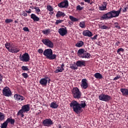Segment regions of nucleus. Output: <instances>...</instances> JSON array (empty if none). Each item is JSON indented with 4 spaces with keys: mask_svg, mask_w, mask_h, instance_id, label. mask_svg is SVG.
Instances as JSON below:
<instances>
[{
    "mask_svg": "<svg viewBox=\"0 0 128 128\" xmlns=\"http://www.w3.org/2000/svg\"><path fill=\"white\" fill-rule=\"evenodd\" d=\"M70 107L73 108L74 112L76 114H80L82 110V108H84L86 106V101H82L79 104L76 100H72L70 104Z\"/></svg>",
    "mask_w": 128,
    "mask_h": 128,
    "instance_id": "1",
    "label": "nucleus"
},
{
    "mask_svg": "<svg viewBox=\"0 0 128 128\" xmlns=\"http://www.w3.org/2000/svg\"><path fill=\"white\" fill-rule=\"evenodd\" d=\"M120 12H122V8H120L118 10L116 11L115 10H112L107 13L103 14L102 16L100 17V20H110L111 18H117L120 16Z\"/></svg>",
    "mask_w": 128,
    "mask_h": 128,
    "instance_id": "2",
    "label": "nucleus"
},
{
    "mask_svg": "<svg viewBox=\"0 0 128 128\" xmlns=\"http://www.w3.org/2000/svg\"><path fill=\"white\" fill-rule=\"evenodd\" d=\"M43 54L44 56H46V58L50 60H52L56 58V54L52 53V50L51 48L46 49L44 52Z\"/></svg>",
    "mask_w": 128,
    "mask_h": 128,
    "instance_id": "3",
    "label": "nucleus"
},
{
    "mask_svg": "<svg viewBox=\"0 0 128 128\" xmlns=\"http://www.w3.org/2000/svg\"><path fill=\"white\" fill-rule=\"evenodd\" d=\"M77 54L81 58H90V54L84 50V48L79 49L78 51Z\"/></svg>",
    "mask_w": 128,
    "mask_h": 128,
    "instance_id": "4",
    "label": "nucleus"
},
{
    "mask_svg": "<svg viewBox=\"0 0 128 128\" xmlns=\"http://www.w3.org/2000/svg\"><path fill=\"white\" fill-rule=\"evenodd\" d=\"M72 94L74 98H80L82 97V92L80 91V90L78 88H74L72 90Z\"/></svg>",
    "mask_w": 128,
    "mask_h": 128,
    "instance_id": "5",
    "label": "nucleus"
},
{
    "mask_svg": "<svg viewBox=\"0 0 128 128\" xmlns=\"http://www.w3.org/2000/svg\"><path fill=\"white\" fill-rule=\"evenodd\" d=\"M19 58L21 62H30V54L28 53L25 52L22 55L20 54L19 56Z\"/></svg>",
    "mask_w": 128,
    "mask_h": 128,
    "instance_id": "6",
    "label": "nucleus"
},
{
    "mask_svg": "<svg viewBox=\"0 0 128 128\" xmlns=\"http://www.w3.org/2000/svg\"><path fill=\"white\" fill-rule=\"evenodd\" d=\"M42 42L44 44L50 48H54V42H52L50 39L48 38H43L42 40Z\"/></svg>",
    "mask_w": 128,
    "mask_h": 128,
    "instance_id": "7",
    "label": "nucleus"
},
{
    "mask_svg": "<svg viewBox=\"0 0 128 128\" xmlns=\"http://www.w3.org/2000/svg\"><path fill=\"white\" fill-rule=\"evenodd\" d=\"M99 100L102 102H110L112 100V96L108 94H102L98 96Z\"/></svg>",
    "mask_w": 128,
    "mask_h": 128,
    "instance_id": "8",
    "label": "nucleus"
},
{
    "mask_svg": "<svg viewBox=\"0 0 128 128\" xmlns=\"http://www.w3.org/2000/svg\"><path fill=\"white\" fill-rule=\"evenodd\" d=\"M58 6L60 8H68V0H64L58 4Z\"/></svg>",
    "mask_w": 128,
    "mask_h": 128,
    "instance_id": "9",
    "label": "nucleus"
},
{
    "mask_svg": "<svg viewBox=\"0 0 128 128\" xmlns=\"http://www.w3.org/2000/svg\"><path fill=\"white\" fill-rule=\"evenodd\" d=\"M42 124L44 126H50L54 124V122L50 118H46L43 120Z\"/></svg>",
    "mask_w": 128,
    "mask_h": 128,
    "instance_id": "10",
    "label": "nucleus"
},
{
    "mask_svg": "<svg viewBox=\"0 0 128 128\" xmlns=\"http://www.w3.org/2000/svg\"><path fill=\"white\" fill-rule=\"evenodd\" d=\"M2 94L4 96H12V91H10V89L8 87L6 86L4 88Z\"/></svg>",
    "mask_w": 128,
    "mask_h": 128,
    "instance_id": "11",
    "label": "nucleus"
},
{
    "mask_svg": "<svg viewBox=\"0 0 128 128\" xmlns=\"http://www.w3.org/2000/svg\"><path fill=\"white\" fill-rule=\"evenodd\" d=\"M20 48H18L16 46H15L14 44H12L10 52L17 54V52H20Z\"/></svg>",
    "mask_w": 128,
    "mask_h": 128,
    "instance_id": "12",
    "label": "nucleus"
},
{
    "mask_svg": "<svg viewBox=\"0 0 128 128\" xmlns=\"http://www.w3.org/2000/svg\"><path fill=\"white\" fill-rule=\"evenodd\" d=\"M58 32L60 36H66V34H68V30H66V28H60L58 29Z\"/></svg>",
    "mask_w": 128,
    "mask_h": 128,
    "instance_id": "13",
    "label": "nucleus"
},
{
    "mask_svg": "<svg viewBox=\"0 0 128 128\" xmlns=\"http://www.w3.org/2000/svg\"><path fill=\"white\" fill-rule=\"evenodd\" d=\"M82 34L84 36H88V38H92L94 36L92 32L88 30H84L82 32Z\"/></svg>",
    "mask_w": 128,
    "mask_h": 128,
    "instance_id": "14",
    "label": "nucleus"
},
{
    "mask_svg": "<svg viewBox=\"0 0 128 128\" xmlns=\"http://www.w3.org/2000/svg\"><path fill=\"white\" fill-rule=\"evenodd\" d=\"M14 98L16 100H19V102H22V100H24V97L18 94H16L14 95Z\"/></svg>",
    "mask_w": 128,
    "mask_h": 128,
    "instance_id": "15",
    "label": "nucleus"
},
{
    "mask_svg": "<svg viewBox=\"0 0 128 128\" xmlns=\"http://www.w3.org/2000/svg\"><path fill=\"white\" fill-rule=\"evenodd\" d=\"M64 64H62L60 67H58L54 71V72L56 74H58V72H62L64 70Z\"/></svg>",
    "mask_w": 128,
    "mask_h": 128,
    "instance_id": "16",
    "label": "nucleus"
},
{
    "mask_svg": "<svg viewBox=\"0 0 128 128\" xmlns=\"http://www.w3.org/2000/svg\"><path fill=\"white\" fill-rule=\"evenodd\" d=\"M77 67L86 66V61L84 60H78L76 63Z\"/></svg>",
    "mask_w": 128,
    "mask_h": 128,
    "instance_id": "17",
    "label": "nucleus"
},
{
    "mask_svg": "<svg viewBox=\"0 0 128 128\" xmlns=\"http://www.w3.org/2000/svg\"><path fill=\"white\" fill-rule=\"evenodd\" d=\"M106 6H108V2H104L101 6H99V10H106Z\"/></svg>",
    "mask_w": 128,
    "mask_h": 128,
    "instance_id": "18",
    "label": "nucleus"
},
{
    "mask_svg": "<svg viewBox=\"0 0 128 128\" xmlns=\"http://www.w3.org/2000/svg\"><path fill=\"white\" fill-rule=\"evenodd\" d=\"M21 110L24 112H30V104H28L23 106L22 107Z\"/></svg>",
    "mask_w": 128,
    "mask_h": 128,
    "instance_id": "19",
    "label": "nucleus"
},
{
    "mask_svg": "<svg viewBox=\"0 0 128 128\" xmlns=\"http://www.w3.org/2000/svg\"><path fill=\"white\" fill-rule=\"evenodd\" d=\"M81 86L82 88H84V90L88 88V82H86V80H82Z\"/></svg>",
    "mask_w": 128,
    "mask_h": 128,
    "instance_id": "20",
    "label": "nucleus"
},
{
    "mask_svg": "<svg viewBox=\"0 0 128 128\" xmlns=\"http://www.w3.org/2000/svg\"><path fill=\"white\" fill-rule=\"evenodd\" d=\"M30 18L33 20L34 22H40V18L34 14H31Z\"/></svg>",
    "mask_w": 128,
    "mask_h": 128,
    "instance_id": "21",
    "label": "nucleus"
},
{
    "mask_svg": "<svg viewBox=\"0 0 128 128\" xmlns=\"http://www.w3.org/2000/svg\"><path fill=\"white\" fill-rule=\"evenodd\" d=\"M62 16V18H64L66 16V14L64 12H62L60 11H58L56 14V17L58 18Z\"/></svg>",
    "mask_w": 128,
    "mask_h": 128,
    "instance_id": "22",
    "label": "nucleus"
},
{
    "mask_svg": "<svg viewBox=\"0 0 128 128\" xmlns=\"http://www.w3.org/2000/svg\"><path fill=\"white\" fill-rule=\"evenodd\" d=\"M84 46V42L82 40L78 41L75 45L76 48H82V46Z\"/></svg>",
    "mask_w": 128,
    "mask_h": 128,
    "instance_id": "23",
    "label": "nucleus"
},
{
    "mask_svg": "<svg viewBox=\"0 0 128 128\" xmlns=\"http://www.w3.org/2000/svg\"><path fill=\"white\" fill-rule=\"evenodd\" d=\"M120 90L122 96H128V88H121Z\"/></svg>",
    "mask_w": 128,
    "mask_h": 128,
    "instance_id": "24",
    "label": "nucleus"
},
{
    "mask_svg": "<svg viewBox=\"0 0 128 128\" xmlns=\"http://www.w3.org/2000/svg\"><path fill=\"white\" fill-rule=\"evenodd\" d=\"M50 107L52 108H58V104L56 102H52L50 104Z\"/></svg>",
    "mask_w": 128,
    "mask_h": 128,
    "instance_id": "25",
    "label": "nucleus"
},
{
    "mask_svg": "<svg viewBox=\"0 0 128 128\" xmlns=\"http://www.w3.org/2000/svg\"><path fill=\"white\" fill-rule=\"evenodd\" d=\"M94 76L96 78H98V80H102V78H103L102 75V74H100V72L96 73L94 74Z\"/></svg>",
    "mask_w": 128,
    "mask_h": 128,
    "instance_id": "26",
    "label": "nucleus"
},
{
    "mask_svg": "<svg viewBox=\"0 0 128 128\" xmlns=\"http://www.w3.org/2000/svg\"><path fill=\"white\" fill-rule=\"evenodd\" d=\"M98 28L101 30H110V28L108 26L102 24L98 25Z\"/></svg>",
    "mask_w": 128,
    "mask_h": 128,
    "instance_id": "27",
    "label": "nucleus"
},
{
    "mask_svg": "<svg viewBox=\"0 0 128 128\" xmlns=\"http://www.w3.org/2000/svg\"><path fill=\"white\" fill-rule=\"evenodd\" d=\"M70 68H71V70H78V66H76V62H74V64H70Z\"/></svg>",
    "mask_w": 128,
    "mask_h": 128,
    "instance_id": "28",
    "label": "nucleus"
},
{
    "mask_svg": "<svg viewBox=\"0 0 128 128\" xmlns=\"http://www.w3.org/2000/svg\"><path fill=\"white\" fill-rule=\"evenodd\" d=\"M12 44L10 43H6L5 44V47L8 50V52H10V48H12Z\"/></svg>",
    "mask_w": 128,
    "mask_h": 128,
    "instance_id": "29",
    "label": "nucleus"
},
{
    "mask_svg": "<svg viewBox=\"0 0 128 128\" xmlns=\"http://www.w3.org/2000/svg\"><path fill=\"white\" fill-rule=\"evenodd\" d=\"M24 112L21 109L18 112L17 116H20L21 118H24Z\"/></svg>",
    "mask_w": 128,
    "mask_h": 128,
    "instance_id": "30",
    "label": "nucleus"
},
{
    "mask_svg": "<svg viewBox=\"0 0 128 128\" xmlns=\"http://www.w3.org/2000/svg\"><path fill=\"white\" fill-rule=\"evenodd\" d=\"M69 18L71 22H78L80 19L74 17V16H69Z\"/></svg>",
    "mask_w": 128,
    "mask_h": 128,
    "instance_id": "31",
    "label": "nucleus"
},
{
    "mask_svg": "<svg viewBox=\"0 0 128 128\" xmlns=\"http://www.w3.org/2000/svg\"><path fill=\"white\" fill-rule=\"evenodd\" d=\"M6 121L8 124V122H10L11 124H14V119L12 118H8Z\"/></svg>",
    "mask_w": 128,
    "mask_h": 128,
    "instance_id": "32",
    "label": "nucleus"
},
{
    "mask_svg": "<svg viewBox=\"0 0 128 128\" xmlns=\"http://www.w3.org/2000/svg\"><path fill=\"white\" fill-rule=\"evenodd\" d=\"M79 26L82 28H86V22L83 21L80 22L79 24Z\"/></svg>",
    "mask_w": 128,
    "mask_h": 128,
    "instance_id": "33",
    "label": "nucleus"
},
{
    "mask_svg": "<svg viewBox=\"0 0 128 128\" xmlns=\"http://www.w3.org/2000/svg\"><path fill=\"white\" fill-rule=\"evenodd\" d=\"M42 32L44 34H46L48 36V34L50 32V29L43 30L42 31Z\"/></svg>",
    "mask_w": 128,
    "mask_h": 128,
    "instance_id": "34",
    "label": "nucleus"
},
{
    "mask_svg": "<svg viewBox=\"0 0 128 128\" xmlns=\"http://www.w3.org/2000/svg\"><path fill=\"white\" fill-rule=\"evenodd\" d=\"M8 122L6 120L5 122H4L2 126H0L1 128H6L8 127Z\"/></svg>",
    "mask_w": 128,
    "mask_h": 128,
    "instance_id": "35",
    "label": "nucleus"
},
{
    "mask_svg": "<svg viewBox=\"0 0 128 128\" xmlns=\"http://www.w3.org/2000/svg\"><path fill=\"white\" fill-rule=\"evenodd\" d=\"M114 28H118V30H120V24H118V22H114Z\"/></svg>",
    "mask_w": 128,
    "mask_h": 128,
    "instance_id": "36",
    "label": "nucleus"
},
{
    "mask_svg": "<svg viewBox=\"0 0 128 128\" xmlns=\"http://www.w3.org/2000/svg\"><path fill=\"white\" fill-rule=\"evenodd\" d=\"M124 52V50L122 48H119L118 50H117V54H120V52Z\"/></svg>",
    "mask_w": 128,
    "mask_h": 128,
    "instance_id": "37",
    "label": "nucleus"
},
{
    "mask_svg": "<svg viewBox=\"0 0 128 128\" xmlns=\"http://www.w3.org/2000/svg\"><path fill=\"white\" fill-rule=\"evenodd\" d=\"M40 84L42 86H46V84H48V80H40Z\"/></svg>",
    "mask_w": 128,
    "mask_h": 128,
    "instance_id": "38",
    "label": "nucleus"
},
{
    "mask_svg": "<svg viewBox=\"0 0 128 128\" xmlns=\"http://www.w3.org/2000/svg\"><path fill=\"white\" fill-rule=\"evenodd\" d=\"M4 120V114L0 112V120Z\"/></svg>",
    "mask_w": 128,
    "mask_h": 128,
    "instance_id": "39",
    "label": "nucleus"
},
{
    "mask_svg": "<svg viewBox=\"0 0 128 128\" xmlns=\"http://www.w3.org/2000/svg\"><path fill=\"white\" fill-rule=\"evenodd\" d=\"M22 70H26V71L30 70V69L28 68V66H22Z\"/></svg>",
    "mask_w": 128,
    "mask_h": 128,
    "instance_id": "40",
    "label": "nucleus"
},
{
    "mask_svg": "<svg viewBox=\"0 0 128 128\" xmlns=\"http://www.w3.org/2000/svg\"><path fill=\"white\" fill-rule=\"evenodd\" d=\"M47 10H49L50 12H53L54 8L50 5L47 6Z\"/></svg>",
    "mask_w": 128,
    "mask_h": 128,
    "instance_id": "41",
    "label": "nucleus"
},
{
    "mask_svg": "<svg viewBox=\"0 0 128 128\" xmlns=\"http://www.w3.org/2000/svg\"><path fill=\"white\" fill-rule=\"evenodd\" d=\"M76 8L77 10H84V7H82L80 5H78L76 6Z\"/></svg>",
    "mask_w": 128,
    "mask_h": 128,
    "instance_id": "42",
    "label": "nucleus"
},
{
    "mask_svg": "<svg viewBox=\"0 0 128 128\" xmlns=\"http://www.w3.org/2000/svg\"><path fill=\"white\" fill-rule=\"evenodd\" d=\"M13 20L12 19H6L5 20L6 24H10V22H12Z\"/></svg>",
    "mask_w": 128,
    "mask_h": 128,
    "instance_id": "43",
    "label": "nucleus"
},
{
    "mask_svg": "<svg viewBox=\"0 0 128 128\" xmlns=\"http://www.w3.org/2000/svg\"><path fill=\"white\" fill-rule=\"evenodd\" d=\"M62 22H64L63 20H56V22H55L56 24H62Z\"/></svg>",
    "mask_w": 128,
    "mask_h": 128,
    "instance_id": "44",
    "label": "nucleus"
},
{
    "mask_svg": "<svg viewBox=\"0 0 128 128\" xmlns=\"http://www.w3.org/2000/svg\"><path fill=\"white\" fill-rule=\"evenodd\" d=\"M22 76H24V78H28V74L26 73H23L22 74Z\"/></svg>",
    "mask_w": 128,
    "mask_h": 128,
    "instance_id": "45",
    "label": "nucleus"
},
{
    "mask_svg": "<svg viewBox=\"0 0 128 128\" xmlns=\"http://www.w3.org/2000/svg\"><path fill=\"white\" fill-rule=\"evenodd\" d=\"M34 10H36V11L37 12H40V8H38V7H34Z\"/></svg>",
    "mask_w": 128,
    "mask_h": 128,
    "instance_id": "46",
    "label": "nucleus"
},
{
    "mask_svg": "<svg viewBox=\"0 0 128 128\" xmlns=\"http://www.w3.org/2000/svg\"><path fill=\"white\" fill-rule=\"evenodd\" d=\"M38 54H42V53H44V50H42V49H38Z\"/></svg>",
    "mask_w": 128,
    "mask_h": 128,
    "instance_id": "47",
    "label": "nucleus"
},
{
    "mask_svg": "<svg viewBox=\"0 0 128 128\" xmlns=\"http://www.w3.org/2000/svg\"><path fill=\"white\" fill-rule=\"evenodd\" d=\"M23 30H24V32H30V29H28V27H24L23 28Z\"/></svg>",
    "mask_w": 128,
    "mask_h": 128,
    "instance_id": "48",
    "label": "nucleus"
},
{
    "mask_svg": "<svg viewBox=\"0 0 128 128\" xmlns=\"http://www.w3.org/2000/svg\"><path fill=\"white\" fill-rule=\"evenodd\" d=\"M40 80H50V79L48 77H46V78L40 79Z\"/></svg>",
    "mask_w": 128,
    "mask_h": 128,
    "instance_id": "49",
    "label": "nucleus"
},
{
    "mask_svg": "<svg viewBox=\"0 0 128 128\" xmlns=\"http://www.w3.org/2000/svg\"><path fill=\"white\" fill-rule=\"evenodd\" d=\"M96 38H98V34H96L95 36H94V37L91 38V39L92 40H96Z\"/></svg>",
    "mask_w": 128,
    "mask_h": 128,
    "instance_id": "50",
    "label": "nucleus"
},
{
    "mask_svg": "<svg viewBox=\"0 0 128 128\" xmlns=\"http://www.w3.org/2000/svg\"><path fill=\"white\" fill-rule=\"evenodd\" d=\"M128 10V7H124L122 10V12H127Z\"/></svg>",
    "mask_w": 128,
    "mask_h": 128,
    "instance_id": "51",
    "label": "nucleus"
},
{
    "mask_svg": "<svg viewBox=\"0 0 128 128\" xmlns=\"http://www.w3.org/2000/svg\"><path fill=\"white\" fill-rule=\"evenodd\" d=\"M120 76H117L116 77L114 78V80H120Z\"/></svg>",
    "mask_w": 128,
    "mask_h": 128,
    "instance_id": "52",
    "label": "nucleus"
},
{
    "mask_svg": "<svg viewBox=\"0 0 128 128\" xmlns=\"http://www.w3.org/2000/svg\"><path fill=\"white\" fill-rule=\"evenodd\" d=\"M22 16H28V13H26V12L23 11Z\"/></svg>",
    "mask_w": 128,
    "mask_h": 128,
    "instance_id": "53",
    "label": "nucleus"
},
{
    "mask_svg": "<svg viewBox=\"0 0 128 128\" xmlns=\"http://www.w3.org/2000/svg\"><path fill=\"white\" fill-rule=\"evenodd\" d=\"M120 44V41H117V42H116L115 44V46H118Z\"/></svg>",
    "mask_w": 128,
    "mask_h": 128,
    "instance_id": "54",
    "label": "nucleus"
},
{
    "mask_svg": "<svg viewBox=\"0 0 128 128\" xmlns=\"http://www.w3.org/2000/svg\"><path fill=\"white\" fill-rule=\"evenodd\" d=\"M26 12H27V14H30V12H32V10L29 9L28 10H26Z\"/></svg>",
    "mask_w": 128,
    "mask_h": 128,
    "instance_id": "55",
    "label": "nucleus"
},
{
    "mask_svg": "<svg viewBox=\"0 0 128 128\" xmlns=\"http://www.w3.org/2000/svg\"><path fill=\"white\" fill-rule=\"evenodd\" d=\"M84 2H88V4H90V0H84Z\"/></svg>",
    "mask_w": 128,
    "mask_h": 128,
    "instance_id": "56",
    "label": "nucleus"
},
{
    "mask_svg": "<svg viewBox=\"0 0 128 128\" xmlns=\"http://www.w3.org/2000/svg\"><path fill=\"white\" fill-rule=\"evenodd\" d=\"M0 80H2V76L0 74Z\"/></svg>",
    "mask_w": 128,
    "mask_h": 128,
    "instance_id": "57",
    "label": "nucleus"
},
{
    "mask_svg": "<svg viewBox=\"0 0 128 128\" xmlns=\"http://www.w3.org/2000/svg\"><path fill=\"white\" fill-rule=\"evenodd\" d=\"M80 4H82V6H84V2H80Z\"/></svg>",
    "mask_w": 128,
    "mask_h": 128,
    "instance_id": "58",
    "label": "nucleus"
},
{
    "mask_svg": "<svg viewBox=\"0 0 128 128\" xmlns=\"http://www.w3.org/2000/svg\"><path fill=\"white\" fill-rule=\"evenodd\" d=\"M14 22H15V24H18V20H15Z\"/></svg>",
    "mask_w": 128,
    "mask_h": 128,
    "instance_id": "59",
    "label": "nucleus"
},
{
    "mask_svg": "<svg viewBox=\"0 0 128 128\" xmlns=\"http://www.w3.org/2000/svg\"><path fill=\"white\" fill-rule=\"evenodd\" d=\"M89 4H92V2H90Z\"/></svg>",
    "mask_w": 128,
    "mask_h": 128,
    "instance_id": "60",
    "label": "nucleus"
},
{
    "mask_svg": "<svg viewBox=\"0 0 128 128\" xmlns=\"http://www.w3.org/2000/svg\"><path fill=\"white\" fill-rule=\"evenodd\" d=\"M82 80H86V79H82Z\"/></svg>",
    "mask_w": 128,
    "mask_h": 128,
    "instance_id": "61",
    "label": "nucleus"
},
{
    "mask_svg": "<svg viewBox=\"0 0 128 128\" xmlns=\"http://www.w3.org/2000/svg\"><path fill=\"white\" fill-rule=\"evenodd\" d=\"M32 10H34V7L32 6Z\"/></svg>",
    "mask_w": 128,
    "mask_h": 128,
    "instance_id": "62",
    "label": "nucleus"
},
{
    "mask_svg": "<svg viewBox=\"0 0 128 128\" xmlns=\"http://www.w3.org/2000/svg\"><path fill=\"white\" fill-rule=\"evenodd\" d=\"M48 83L50 84V80H48Z\"/></svg>",
    "mask_w": 128,
    "mask_h": 128,
    "instance_id": "63",
    "label": "nucleus"
},
{
    "mask_svg": "<svg viewBox=\"0 0 128 128\" xmlns=\"http://www.w3.org/2000/svg\"><path fill=\"white\" fill-rule=\"evenodd\" d=\"M52 12V14H54V12Z\"/></svg>",
    "mask_w": 128,
    "mask_h": 128,
    "instance_id": "64",
    "label": "nucleus"
}]
</instances>
